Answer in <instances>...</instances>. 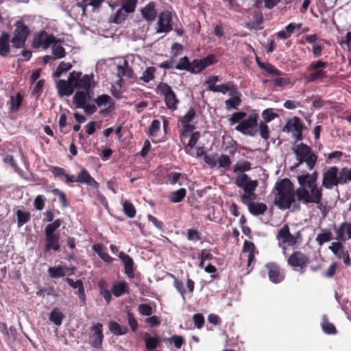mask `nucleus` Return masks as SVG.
I'll return each mask as SVG.
<instances>
[{
	"label": "nucleus",
	"mask_w": 351,
	"mask_h": 351,
	"mask_svg": "<svg viewBox=\"0 0 351 351\" xmlns=\"http://www.w3.org/2000/svg\"><path fill=\"white\" fill-rule=\"evenodd\" d=\"M300 185L295 190L297 199L304 204H319L322 199V189L317 185V173H306L297 177Z\"/></svg>",
	"instance_id": "nucleus-1"
},
{
	"label": "nucleus",
	"mask_w": 351,
	"mask_h": 351,
	"mask_svg": "<svg viewBox=\"0 0 351 351\" xmlns=\"http://www.w3.org/2000/svg\"><path fill=\"white\" fill-rule=\"evenodd\" d=\"M275 189L277 191L274 199L275 205L281 210L290 208L296 196L291 181L288 178H284L276 184Z\"/></svg>",
	"instance_id": "nucleus-2"
},
{
	"label": "nucleus",
	"mask_w": 351,
	"mask_h": 351,
	"mask_svg": "<svg viewBox=\"0 0 351 351\" xmlns=\"http://www.w3.org/2000/svg\"><path fill=\"white\" fill-rule=\"evenodd\" d=\"M50 170L54 177L60 180L65 178L64 182L67 184L77 182L81 184H86L93 189H98L99 186V182L90 176L88 170L85 168L82 169L76 177L69 175L64 168L60 167L52 166Z\"/></svg>",
	"instance_id": "nucleus-3"
},
{
	"label": "nucleus",
	"mask_w": 351,
	"mask_h": 351,
	"mask_svg": "<svg viewBox=\"0 0 351 351\" xmlns=\"http://www.w3.org/2000/svg\"><path fill=\"white\" fill-rule=\"evenodd\" d=\"M62 220L57 219L53 222L47 224L45 228L44 252H59L60 250V234L56 230L60 227Z\"/></svg>",
	"instance_id": "nucleus-4"
},
{
	"label": "nucleus",
	"mask_w": 351,
	"mask_h": 351,
	"mask_svg": "<svg viewBox=\"0 0 351 351\" xmlns=\"http://www.w3.org/2000/svg\"><path fill=\"white\" fill-rule=\"evenodd\" d=\"M328 66L327 62L320 60L312 62L306 66V72L301 75V77L306 84L322 81L328 77L327 71L324 70Z\"/></svg>",
	"instance_id": "nucleus-5"
},
{
	"label": "nucleus",
	"mask_w": 351,
	"mask_h": 351,
	"mask_svg": "<svg viewBox=\"0 0 351 351\" xmlns=\"http://www.w3.org/2000/svg\"><path fill=\"white\" fill-rule=\"evenodd\" d=\"M294 154L298 161V165L296 167L303 162L306 163L309 169H312L315 167L317 157L308 145L302 143L296 145L294 149Z\"/></svg>",
	"instance_id": "nucleus-6"
},
{
	"label": "nucleus",
	"mask_w": 351,
	"mask_h": 351,
	"mask_svg": "<svg viewBox=\"0 0 351 351\" xmlns=\"http://www.w3.org/2000/svg\"><path fill=\"white\" fill-rule=\"evenodd\" d=\"M156 91L164 98L167 108L172 111L178 109L180 100L171 86L166 82H160L156 86Z\"/></svg>",
	"instance_id": "nucleus-7"
},
{
	"label": "nucleus",
	"mask_w": 351,
	"mask_h": 351,
	"mask_svg": "<svg viewBox=\"0 0 351 351\" xmlns=\"http://www.w3.org/2000/svg\"><path fill=\"white\" fill-rule=\"evenodd\" d=\"M14 26L13 36L11 38L12 47L15 49L23 48L31 31L29 27L21 20L16 21Z\"/></svg>",
	"instance_id": "nucleus-8"
},
{
	"label": "nucleus",
	"mask_w": 351,
	"mask_h": 351,
	"mask_svg": "<svg viewBox=\"0 0 351 351\" xmlns=\"http://www.w3.org/2000/svg\"><path fill=\"white\" fill-rule=\"evenodd\" d=\"M258 114L257 113H251L247 119H243L236 126L235 130L244 135L254 136L257 132L256 128L258 124Z\"/></svg>",
	"instance_id": "nucleus-9"
},
{
	"label": "nucleus",
	"mask_w": 351,
	"mask_h": 351,
	"mask_svg": "<svg viewBox=\"0 0 351 351\" xmlns=\"http://www.w3.org/2000/svg\"><path fill=\"white\" fill-rule=\"evenodd\" d=\"M58 40L53 34H49L46 31L42 30L36 34L32 40V47L34 49L43 47L46 49L52 44H56Z\"/></svg>",
	"instance_id": "nucleus-10"
},
{
	"label": "nucleus",
	"mask_w": 351,
	"mask_h": 351,
	"mask_svg": "<svg viewBox=\"0 0 351 351\" xmlns=\"http://www.w3.org/2000/svg\"><path fill=\"white\" fill-rule=\"evenodd\" d=\"M217 60L214 54H209L201 59H194L191 62V73L197 74L201 73L208 66L217 63Z\"/></svg>",
	"instance_id": "nucleus-11"
},
{
	"label": "nucleus",
	"mask_w": 351,
	"mask_h": 351,
	"mask_svg": "<svg viewBox=\"0 0 351 351\" xmlns=\"http://www.w3.org/2000/svg\"><path fill=\"white\" fill-rule=\"evenodd\" d=\"M339 184V169L337 167H329L323 173L322 186L326 189H332Z\"/></svg>",
	"instance_id": "nucleus-12"
},
{
	"label": "nucleus",
	"mask_w": 351,
	"mask_h": 351,
	"mask_svg": "<svg viewBox=\"0 0 351 351\" xmlns=\"http://www.w3.org/2000/svg\"><path fill=\"white\" fill-rule=\"evenodd\" d=\"M89 343L94 348H101L104 335L103 333V324L97 323L90 328Z\"/></svg>",
	"instance_id": "nucleus-13"
},
{
	"label": "nucleus",
	"mask_w": 351,
	"mask_h": 351,
	"mask_svg": "<svg viewBox=\"0 0 351 351\" xmlns=\"http://www.w3.org/2000/svg\"><path fill=\"white\" fill-rule=\"evenodd\" d=\"M172 15L169 11L160 13L157 23V33H168L173 29Z\"/></svg>",
	"instance_id": "nucleus-14"
},
{
	"label": "nucleus",
	"mask_w": 351,
	"mask_h": 351,
	"mask_svg": "<svg viewBox=\"0 0 351 351\" xmlns=\"http://www.w3.org/2000/svg\"><path fill=\"white\" fill-rule=\"evenodd\" d=\"M308 262V257L300 251L293 252L287 259L288 265L294 269H303Z\"/></svg>",
	"instance_id": "nucleus-15"
},
{
	"label": "nucleus",
	"mask_w": 351,
	"mask_h": 351,
	"mask_svg": "<svg viewBox=\"0 0 351 351\" xmlns=\"http://www.w3.org/2000/svg\"><path fill=\"white\" fill-rule=\"evenodd\" d=\"M235 184L243 190L255 191L258 186L257 180H252L247 174L241 173L237 176Z\"/></svg>",
	"instance_id": "nucleus-16"
},
{
	"label": "nucleus",
	"mask_w": 351,
	"mask_h": 351,
	"mask_svg": "<svg viewBox=\"0 0 351 351\" xmlns=\"http://www.w3.org/2000/svg\"><path fill=\"white\" fill-rule=\"evenodd\" d=\"M265 267L268 271L269 278L272 282L277 284L283 280L285 276L279 265L275 263H268Z\"/></svg>",
	"instance_id": "nucleus-17"
},
{
	"label": "nucleus",
	"mask_w": 351,
	"mask_h": 351,
	"mask_svg": "<svg viewBox=\"0 0 351 351\" xmlns=\"http://www.w3.org/2000/svg\"><path fill=\"white\" fill-rule=\"evenodd\" d=\"M119 258L122 261V262L124 264L125 274L129 278H133L134 276V263L132 258L128 254H125L123 252H119Z\"/></svg>",
	"instance_id": "nucleus-18"
},
{
	"label": "nucleus",
	"mask_w": 351,
	"mask_h": 351,
	"mask_svg": "<svg viewBox=\"0 0 351 351\" xmlns=\"http://www.w3.org/2000/svg\"><path fill=\"white\" fill-rule=\"evenodd\" d=\"M75 88L74 84L69 80H59L57 82L58 92L60 97L71 95Z\"/></svg>",
	"instance_id": "nucleus-19"
},
{
	"label": "nucleus",
	"mask_w": 351,
	"mask_h": 351,
	"mask_svg": "<svg viewBox=\"0 0 351 351\" xmlns=\"http://www.w3.org/2000/svg\"><path fill=\"white\" fill-rule=\"evenodd\" d=\"M304 124L301 119L298 117H293L290 119L283 127L282 131L286 132L295 133L302 131Z\"/></svg>",
	"instance_id": "nucleus-20"
},
{
	"label": "nucleus",
	"mask_w": 351,
	"mask_h": 351,
	"mask_svg": "<svg viewBox=\"0 0 351 351\" xmlns=\"http://www.w3.org/2000/svg\"><path fill=\"white\" fill-rule=\"evenodd\" d=\"M141 13L147 21L149 22L154 21L157 15L156 3L154 1L149 2L141 9Z\"/></svg>",
	"instance_id": "nucleus-21"
},
{
	"label": "nucleus",
	"mask_w": 351,
	"mask_h": 351,
	"mask_svg": "<svg viewBox=\"0 0 351 351\" xmlns=\"http://www.w3.org/2000/svg\"><path fill=\"white\" fill-rule=\"evenodd\" d=\"M66 281L72 288L77 289V294L78 295L80 300L83 302V304H85L86 294L82 280H77L76 281H74L72 278H66Z\"/></svg>",
	"instance_id": "nucleus-22"
},
{
	"label": "nucleus",
	"mask_w": 351,
	"mask_h": 351,
	"mask_svg": "<svg viewBox=\"0 0 351 351\" xmlns=\"http://www.w3.org/2000/svg\"><path fill=\"white\" fill-rule=\"evenodd\" d=\"M10 42H11L10 35L5 32H3L0 36V56L6 57L10 51Z\"/></svg>",
	"instance_id": "nucleus-23"
},
{
	"label": "nucleus",
	"mask_w": 351,
	"mask_h": 351,
	"mask_svg": "<svg viewBox=\"0 0 351 351\" xmlns=\"http://www.w3.org/2000/svg\"><path fill=\"white\" fill-rule=\"evenodd\" d=\"M256 62L258 67L266 71L267 73L276 76L282 75V72L271 63L261 62L258 58H256Z\"/></svg>",
	"instance_id": "nucleus-24"
},
{
	"label": "nucleus",
	"mask_w": 351,
	"mask_h": 351,
	"mask_svg": "<svg viewBox=\"0 0 351 351\" xmlns=\"http://www.w3.org/2000/svg\"><path fill=\"white\" fill-rule=\"evenodd\" d=\"M213 89L214 90V93H221L222 94H226L229 91L230 95L239 94L237 86L232 82H228L226 84L217 85V88Z\"/></svg>",
	"instance_id": "nucleus-25"
},
{
	"label": "nucleus",
	"mask_w": 351,
	"mask_h": 351,
	"mask_svg": "<svg viewBox=\"0 0 351 351\" xmlns=\"http://www.w3.org/2000/svg\"><path fill=\"white\" fill-rule=\"evenodd\" d=\"M249 212L255 216L263 215L267 209V206L264 203H256L250 202L247 204Z\"/></svg>",
	"instance_id": "nucleus-26"
},
{
	"label": "nucleus",
	"mask_w": 351,
	"mask_h": 351,
	"mask_svg": "<svg viewBox=\"0 0 351 351\" xmlns=\"http://www.w3.org/2000/svg\"><path fill=\"white\" fill-rule=\"evenodd\" d=\"M93 251L106 263H112L113 258L105 251L104 247L101 243H96L93 245Z\"/></svg>",
	"instance_id": "nucleus-27"
},
{
	"label": "nucleus",
	"mask_w": 351,
	"mask_h": 351,
	"mask_svg": "<svg viewBox=\"0 0 351 351\" xmlns=\"http://www.w3.org/2000/svg\"><path fill=\"white\" fill-rule=\"evenodd\" d=\"M93 251L106 263H112L113 258L105 251L104 247L101 243H96L93 245Z\"/></svg>",
	"instance_id": "nucleus-28"
},
{
	"label": "nucleus",
	"mask_w": 351,
	"mask_h": 351,
	"mask_svg": "<svg viewBox=\"0 0 351 351\" xmlns=\"http://www.w3.org/2000/svg\"><path fill=\"white\" fill-rule=\"evenodd\" d=\"M109 330L116 336L125 335L128 332L127 326H121L116 322L111 321L109 323Z\"/></svg>",
	"instance_id": "nucleus-29"
},
{
	"label": "nucleus",
	"mask_w": 351,
	"mask_h": 351,
	"mask_svg": "<svg viewBox=\"0 0 351 351\" xmlns=\"http://www.w3.org/2000/svg\"><path fill=\"white\" fill-rule=\"evenodd\" d=\"M70 270L68 267L62 266L58 267H50L48 269V274L51 278H58L65 276V273Z\"/></svg>",
	"instance_id": "nucleus-30"
},
{
	"label": "nucleus",
	"mask_w": 351,
	"mask_h": 351,
	"mask_svg": "<svg viewBox=\"0 0 351 351\" xmlns=\"http://www.w3.org/2000/svg\"><path fill=\"white\" fill-rule=\"evenodd\" d=\"M128 287L125 281L119 282L113 285L111 291L115 297H120L127 292Z\"/></svg>",
	"instance_id": "nucleus-31"
},
{
	"label": "nucleus",
	"mask_w": 351,
	"mask_h": 351,
	"mask_svg": "<svg viewBox=\"0 0 351 351\" xmlns=\"http://www.w3.org/2000/svg\"><path fill=\"white\" fill-rule=\"evenodd\" d=\"M93 74L84 75L80 77V80L77 82L76 84H74V86L77 88L88 90L90 88V82L93 81Z\"/></svg>",
	"instance_id": "nucleus-32"
},
{
	"label": "nucleus",
	"mask_w": 351,
	"mask_h": 351,
	"mask_svg": "<svg viewBox=\"0 0 351 351\" xmlns=\"http://www.w3.org/2000/svg\"><path fill=\"white\" fill-rule=\"evenodd\" d=\"M186 191L184 188H181L177 191L171 192L169 199L172 203H179L182 202L185 197Z\"/></svg>",
	"instance_id": "nucleus-33"
},
{
	"label": "nucleus",
	"mask_w": 351,
	"mask_h": 351,
	"mask_svg": "<svg viewBox=\"0 0 351 351\" xmlns=\"http://www.w3.org/2000/svg\"><path fill=\"white\" fill-rule=\"evenodd\" d=\"M289 226L287 224H285L282 228H280L277 234V239L279 242V245H285L288 241L287 238L289 234Z\"/></svg>",
	"instance_id": "nucleus-34"
},
{
	"label": "nucleus",
	"mask_w": 351,
	"mask_h": 351,
	"mask_svg": "<svg viewBox=\"0 0 351 351\" xmlns=\"http://www.w3.org/2000/svg\"><path fill=\"white\" fill-rule=\"evenodd\" d=\"M64 315L58 308H55L49 314V320L56 326H60Z\"/></svg>",
	"instance_id": "nucleus-35"
},
{
	"label": "nucleus",
	"mask_w": 351,
	"mask_h": 351,
	"mask_svg": "<svg viewBox=\"0 0 351 351\" xmlns=\"http://www.w3.org/2000/svg\"><path fill=\"white\" fill-rule=\"evenodd\" d=\"M235 95L225 101L226 108L228 110L231 109H237L238 106L241 104V99L239 94Z\"/></svg>",
	"instance_id": "nucleus-36"
},
{
	"label": "nucleus",
	"mask_w": 351,
	"mask_h": 351,
	"mask_svg": "<svg viewBox=\"0 0 351 351\" xmlns=\"http://www.w3.org/2000/svg\"><path fill=\"white\" fill-rule=\"evenodd\" d=\"M16 215L17 216V226L19 228L27 223L31 219V214L27 211L18 210L16 212Z\"/></svg>",
	"instance_id": "nucleus-37"
},
{
	"label": "nucleus",
	"mask_w": 351,
	"mask_h": 351,
	"mask_svg": "<svg viewBox=\"0 0 351 351\" xmlns=\"http://www.w3.org/2000/svg\"><path fill=\"white\" fill-rule=\"evenodd\" d=\"M156 69L154 66L147 67L146 69L143 72L142 76L140 77V80L145 83H149L150 81L155 78Z\"/></svg>",
	"instance_id": "nucleus-38"
},
{
	"label": "nucleus",
	"mask_w": 351,
	"mask_h": 351,
	"mask_svg": "<svg viewBox=\"0 0 351 351\" xmlns=\"http://www.w3.org/2000/svg\"><path fill=\"white\" fill-rule=\"evenodd\" d=\"M118 75L119 77H128L131 78L134 74L133 69L129 66L127 61H124L123 66H117Z\"/></svg>",
	"instance_id": "nucleus-39"
},
{
	"label": "nucleus",
	"mask_w": 351,
	"mask_h": 351,
	"mask_svg": "<svg viewBox=\"0 0 351 351\" xmlns=\"http://www.w3.org/2000/svg\"><path fill=\"white\" fill-rule=\"evenodd\" d=\"M73 104L76 108H82L86 101V94L82 91H77L73 97Z\"/></svg>",
	"instance_id": "nucleus-40"
},
{
	"label": "nucleus",
	"mask_w": 351,
	"mask_h": 351,
	"mask_svg": "<svg viewBox=\"0 0 351 351\" xmlns=\"http://www.w3.org/2000/svg\"><path fill=\"white\" fill-rule=\"evenodd\" d=\"M94 101L99 107L114 105L111 97L106 94L99 95Z\"/></svg>",
	"instance_id": "nucleus-41"
},
{
	"label": "nucleus",
	"mask_w": 351,
	"mask_h": 351,
	"mask_svg": "<svg viewBox=\"0 0 351 351\" xmlns=\"http://www.w3.org/2000/svg\"><path fill=\"white\" fill-rule=\"evenodd\" d=\"M351 182V169L343 167L339 173V184H344L348 182Z\"/></svg>",
	"instance_id": "nucleus-42"
},
{
	"label": "nucleus",
	"mask_w": 351,
	"mask_h": 351,
	"mask_svg": "<svg viewBox=\"0 0 351 351\" xmlns=\"http://www.w3.org/2000/svg\"><path fill=\"white\" fill-rule=\"evenodd\" d=\"M23 101V97L21 93H18L16 96H11L10 97V111H17L21 106Z\"/></svg>",
	"instance_id": "nucleus-43"
},
{
	"label": "nucleus",
	"mask_w": 351,
	"mask_h": 351,
	"mask_svg": "<svg viewBox=\"0 0 351 351\" xmlns=\"http://www.w3.org/2000/svg\"><path fill=\"white\" fill-rule=\"evenodd\" d=\"M191 62L187 56L180 58L178 64L175 66V69L180 71H186L190 72Z\"/></svg>",
	"instance_id": "nucleus-44"
},
{
	"label": "nucleus",
	"mask_w": 351,
	"mask_h": 351,
	"mask_svg": "<svg viewBox=\"0 0 351 351\" xmlns=\"http://www.w3.org/2000/svg\"><path fill=\"white\" fill-rule=\"evenodd\" d=\"M251 165H252V164L249 161H247V160L239 161L237 164H235V165L234 167L233 171L234 173H237V172L243 173L245 171H248L252 169Z\"/></svg>",
	"instance_id": "nucleus-45"
},
{
	"label": "nucleus",
	"mask_w": 351,
	"mask_h": 351,
	"mask_svg": "<svg viewBox=\"0 0 351 351\" xmlns=\"http://www.w3.org/2000/svg\"><path fill=\"white\" fill-rule=\"evenodd\" d=\"M138 0H123L121 8L128 14L133 13L136 8Z\"/></svg>",
	"instance_id": "nucleus-46"
},
{
	"label": "nucleus",
	"mask_w": 351,
	"mask_h": 351,
	"mask_svg": "<svg viewBox=\"0 0 351 351\" xmlns=\"http://www.w3.org/2000/svg\"><path fill=\"white\" fill-rule=\"evenodd\" d=\"M196 115V111L194 108H190L187 112L182 117L178 118V122L180 123H191Z\"/></svg>",
	"instance_id": "nucleus-47"
},
{
	"label": "nucleus",
	"mask_w": 351,
	"mask_h": 351,
	"mask_svg": "<svg viewBox=\"0 0 351 351\" xmlns=\"http://www.w3.org/2000/svg\"><path fill=\"white\" fill-rule=\"evenodd\" d=\"M171 276L174 278L173 287L177 290V291L181 295L182 299L185 300V295L186 293V291L184 288L183 282L181 280L176 278L173 275L171 274Z\"/></svg>",
	"instance_id": "nucleus-48"
},
{
	"label": "nucleus",
	"mask_w": 351,
	"mask_h": 351,
	"mask_svg": "<svg viewBox=\"0 0 351 351\" xmlns=\"http://www.w3.org/2000/svg\"><path fill=\"white\" fill-rule=\"evenodd\" d=\"M167 341L176 349H180L185 341L182 336L174 335L167 339Z\"/></svg>",
	"instance_id": "nucleus-49"
},
{
	"label": "nucleus",
	"mask_w": 351,
	"mask_h": 351,
	"mask_svg": "<svg viewBox=\"0 0 351 351\" xmlns=\"http://www.w3.org/2000/svg\"><path fill=\"white\" fill-rule=\"evenodd\" d=\"M219 167L228 169L232 164V160L228 155L221 154L217 159Z\"/></svg>",
	"instance_id": "nucleus-50"
},
{
	"label": "nucleus",
	"mask_w": 351,
	"mask_h": 351,
	"mask_svg": "<svg viewBox=\"0 0 351 351\" xmlns=\"http://www.w3.org/2000/svg\"><path fill=\"white\" fill-rule=\"evenodd\" d=\"M52 53H53V59H60L66 56L65 49L61 45H54L52 47Z\"/></svg>",
	"instance_id": "nucleus-51"
},
{
	"label": "nucleus",
	"mask_w": 351,
	"mask_h": 351,
	"mask_svg": "<svg viewBox=\"0 0 351 351\" xmlns=\"http://www.w3.org/2000/svg\"><path fill=\"white\" fill-rule=\"evenodd\" d=\"M99 289L100 295L104 298L106 302L108 304L112 298L111 292L106 287V284L101 282L99 284Z\"/></svg>",
	"instance_id": "nucleus-52"
},
{
	"label": "nucleus",
	"mask_w": 351,
	"mask_h": 351,
	"mask_svg": "<svg viewBox=\"0 0 351 351\" xmlns=\"http://www.w3.org/2000/svg\"><path fill=\"white\" fill-rule=\"evenodd\" d=\"M124 213L130 218H133L136 215V209L134 205L129 201H125L123 204Z\"/></svg>",
	"instance_id": "nucleus-53"
},
{
	"label": "nucleus",
	"mask_w": 351,
	"mask_h": 351,
	"mask_svg": "<svg viewBox=\"0 0 351 351\" xmlns=\"http://www.w3.org/2000/svg\"><path fill=\"white\" fill-rule=\"evenodd\" d=\"M329 249L339 258H341L344 254V247L339 242H333Z\"/></svg>",
	"instance_id": "nucleus-54"
},
{
	"label": "nucleus",
	"mask_w": 351,
	"mask_h": 351,
	"mask_svg": "<svg viewBox=\"0 0 351 351\" xmlns=\"http://www.w3.org/2000/svg\"><path fill=\"white\" fill-rule=\"evenodd\" d=\"M332 239V233L329 230H326L323 233L318 234L316 237V241L319 245H322L324 243Z\"/></svg>",
	"instance_id": "nucleus-55"
},
{
	"label": "nucleus",
	"mask_w": 351,
	"mask_h": 351,
	"mask_svg": "<svg viewBox=\"0 0 351 351\" xmlns=\"http://www.w3.org/2000/svg\"><path fill=\"white\" fill-rule=\"evenodd\" d=\"M51 193L58 197L59 201L62 208H66L68 206L66 196L64 192L58 189H53L51 190Z\"/></svg>",
	"instance_id": "nucleus-56"
},
{
	"label": "nucleus",
	"mask_w": 351,
	"mask_h": 351,
	"mask_svg": "<svg viewBox=\"0 0 351 351\" xmlns=\"http://www.w3.org/2000/svg\"><path fill=\"white\" fill-rule=\"evenodd\" d=\"M322 330L328 335H335L337 333V330L334 324L329 322L327 319H324L322 323Z\"/></svg>",
	"instance_id": "nucleus-57"
},
{
	"label": "nucleus",
	"mask_w": 351,
	"mask_h": 351,
	"mask_svg": "<svg viewBox=\"0 0 351 351\" xmlns=\"http://www.w3.org/2000/svg\"><path fill=\"white\" fill-rule=\"evenodd\" d=\"M171 58H176L182 53L184 51V47L182 44L178 43H174L172 44L171 47Z\"/></svg>",
	"instance_id": "nucleus-58"
},
{
	"label": "nucleus",
	"mask_w": 351,
	"mask_h": 351,
	"mask_svg": "<svg viewBox=\"0 0 351 351\" xmlns=\"http://www.w3.org/2000/svg\"><path fill=\"white\" fill-rule=\"evenodd\" d=\"M246 113L244 112H237L232 114L229 119V123L230 125H234L237 123H241L242 120L246 117Z\"/></svg>",
	"instance_id": "nucleus-59"
},
{
	"label": "nucleus",
	"mask_w": 351,
	"mask_h": 351,
	"mask_svg": "<svg viewBox=\"0 0 351 351\" xmlns=\"http://www.w3.org/2000/svg\"><path fill=\"white\" fill-rule=\"evenodd\" d=\"M138 311L143 316H150L153 313V308L149 304H141L138 306Z\"/></svg>",
	"instance_id": "nucleus-60"
},
{
	"label": "nucleus",
	"mask_w": 351,
	"mask_h": 351,
	"mask_svg": "<svg viewBox=\"0 0 351 351\" xmlns=\"http://www.w3.org/2000/svg\"><path fill=\"white\" fill-rule=\"evenodd\" d=\"M160 122L154 119L152 121L151 125L149 127L148 134L151 136H156L157 133L160 130Z\"/></svg>",
	"instance_id": "nucleus-61"
},
{
	"label": "nucleus",
	"mask_w": 351,
	"mask_h": 351,
	"mask_svg": "<svg viewBox=\"0 0 351 351\" xmlns=\"http://www.w3.org/2000/svg\"><path fill=\"white\" fill-rule=\"evenodd\" d=\"M127 318L128 325L132 332H136L138 328V323L132 312H128Z\"/></svg>",
	"instance_id": "nucleus-62"
},
{
	"label": "nucleus",
	"mask_w": 351,
	"mask_h": 351,
	"mask_svg": "<svg viewBox=\"0 0 351 351\" xmlns=\"http://www.w3.org/2000/svg\"><path fill=\"white\" fill-rule=\"evenodd\" d=\"M187 239L191 241L196 242L201 239L200 234L197 229L191 228L187 230Z\"/></svg>",
	"instance_id": "nucleus-63"
},
{
	"label": "nucleus",
	"mask_w": 351,
	"mask_h": 351,
	"mask_svg": "<svg viewBox=\"0 0 351 351\" xmlns=\"http://www.w3.org/2000/svg\"><path fill=\"white\" fill-rule=\"evenodd\" d=\"M127 14L128 13H126V12H125L122 8H120L115 13L113 22L117 24L121 23L126 19Z\"/></svg>",
	"instance_id": "nucleus-64"
}]
</instances>
